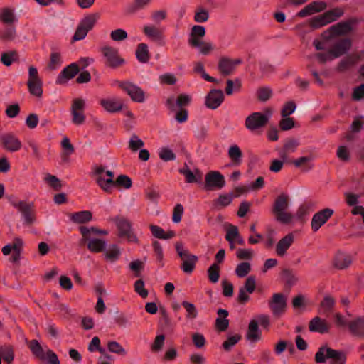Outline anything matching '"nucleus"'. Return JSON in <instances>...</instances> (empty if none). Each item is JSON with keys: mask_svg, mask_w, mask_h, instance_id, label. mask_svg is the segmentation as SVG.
<instances>
[{"mask_svg": "<svg viewBox=\"0 0 364 364\" xmlns=\"http://www.w3.org/2000/svg\"><path fill=\"white\" fill-rule=\"evenodd\" d=\"M144 145L143 141L136 134H133L129 141V148L131 151L135 152L143 147Z\"/></svg>", "mask_w": 364, "mask_h": 364, "instance_id": "13d9d810", "label": "nucleus"}, {"mask_svg": "<svg viewBox=\"0 0 364 364\" xmlns=\"http://www.w3.org/2000/svg\"><path fill=\"white\" fill-rule=\"evenodd\" d=\"M104 255L108 262H114L119 258L120 250L116 245H112L105 250Z\"/></svg>", "mask_w": 364, "mask_h": 364, "instance_id": "79ce46f5", "label": "nucleus"}, {"mask_svg": "<svg viewBox=\"0 0 364 364\" xmlns=\"http://www.w3.org/2000/svg\"><path fill=\"white\" fill-rule=\"evenodd\" d=\"M29 92L36 97H41L43 94V82L39 77L38 70L34 66L28 68V79L27 82Z\"/></svg>", "mask_w": 364, "mask_h": 364, "instance_id": "9b49d317", "label": "nucleus"}, {"mask_svg": "<svg viewBox=\"0 0 364 364\" xmlns=\"http://www.w3.org/2000/svg\"><path fill=\"white\" fill-rule=\"evenodd\" d=\"M159 81L162 85H173L176 83L177 78L172 73H165L159 75Z\"/></svg>", "mask_w": 364, "mask_h": 364, "instance_id": "603ef678", "label": "nucleus"}, {"mask_svg": "<svg viewBox=\"0 0 364 364\" xmlns=\"http://www.w3.org/2000/svg\"><path fill=\"white\" fill-rule=\"evenodd\" d=\"M272 115V110L269 108L266 109L263 112H252L246 117L245 127L252 132L260 129L267 124Z\"/></svg>", "mask_w": 364, "mask_h": 364, "instance_id": "39448f33", "label": "nucleus"}, {"mask_svg": "<svg viewBox=\"0 0 364 364\" xmlns=\"http://www.w3.org/2000/svg\"><path fill=\"white\" fill-rule=\"evenodd\" d=\"M110 38L114 41H122L127 38V33L122 28H118L110 33Z\"/></svg>", "mask_w": 364, "mask_h": 364, "instance_id": "774afa93", "label": "nucleus"}, {"mask_svg": "<svg viewBox=\"0 0 364 364\" xmlns=\"http://www.w3.org/2000/svg\"><path fill=\"white\" fill-rule=\"evenodd\" d=\"M0 355L7 364H10L14 360V352L9 346L0 348Z\"/></svg>", "mask_w": 364, "mask_h": 364, "instance_id": "e2e57ef3", "label": "nucleus"}, {"mask_svg": "<svg viewBox=\"0 0 364 364\" xmlns=\"http://www.w3.org/2000/svg\"><path fill=\"white\" fill-rule=\"evenodd\" d=\"M79 72V68L77 63H71L58 74L56 79V84L65 85L70 80L73 79Z\"/></svg>", "mask_w": 364, "mask_h": 364, "instance_id": "aec40b11", "label": "nucleus"}, {"mask_svg": "<svg viewBox=\"0 0 364 364\" xmlns=\"http://www.w3.org/2000/svg\"><path fill=\"white\" fill-rule=\"evenodd\" d=\"M315 360L317 363H323L328 360L330 364H345L346 355L341 351L323 346L316 352Z\"/></svg>", "mask_w": 364, "mask_h": 364, "instance_id": "20e7f679", "label": "nucleus"}, {"mask_svg": "<svg viewBox=\"0 0 364 364\" xmlns=\"http://www.w3.org/2000/svg\"><path fill=\"white\" fill-rule=\"evenodd\" d=\"M3 146L5 149L11 152L18 151L22 146L21 141L13 134H3L0 136Z\"/></svg>", "mask_w": 364, "mask_h": 364, "instance_id": "6ab92c4d", "label": "nucleus"}, {"mask_svg": "<svg viewBox=\"0 0 364 364\" xmlns=\"http://www.w3.org/2000/svg\"><path fill=\"white\" fill-rule=\"evenodd\" d=\"M179 172L185 176L187 183L199 182L202 179V173L197 168L192 171L186 166L181 168Z\"/></svg>", "mask_w": 364, "mask_h": 364, "instance_id": "7c9ffc66", "label": "nucleus"}, {"mask_svg": "<svg viewBox=\"0 0 364 364\" xmlns=\"http://www.w3.org/2000/svg\"><path fill=\"white\" fill-rule=\"evenodd\" d=\"M0 21L5 25L11 26L18 21V18L14 10L9 8H3L0 10Z\"/></svg>", "mask_w": 364, "mask_h": 364, "instance_id": "c756f323", "label": "nucleus"}, {"mask_svg": "<svg viewBox=\"0 0 364 364\" xmlns=\"http://www.w3.org/2000/svg\"><path fill=\"white\" fill-rule=\"evenodd\" d=\"M331 325L326 320L318 316L313 318L309 325V329L311 332H316L321 334L327 333Z\"/></svg>", "mask_w": 364, "mask_h": 364, "instance_id": "5701e85b", "label": "nucleus"}, {"mask_svg": "<svg viewBox=\"0 0 364 364\" xmlns=\"http://www.w3.org/2000/svg\"><path fill=\"white\" fill-rule=\"evenodd\" d=\"M136 56L141 63H146L150 58L148 46L146 43H140L136 50Z\"/></svg>", "mask_w": 364, "mask_h": 364, "instance_id": "58836bf2", "label": "nucleus"}, {"mask_svg": "<svg viewBox=\"0 0 364 364\" xmlns=\"http://www.w3.org/2000/svg\"><path fill=\"white\" fill-rule=\"evenodd\" d=\"M313 158L311 156H302L294 161V164L296 167H302L304 166L303 170L308 171L313 167V164H310Z\"/></svg>", "mask_w": 364, "mask_h": 364, "instance_id": "09e8293b", "label": "nucleus"}, {"mask_svg": "<svg viewBox=\"0 0 364 364\" xmlns=\"http://www.w3.org/2000/svg\"><path fill=\"white\" fill-rule=\"evenodd\" d=\"M86 109V100L82 98H75L72 101L70 114L72 122L75 125L83 124L86 117L84 112Z\"/></svg>", "mask_w": 364, "mask_h": 364, "instance_id": "9d476101", "label": "nucleus"}, {"mask_svg": "<svg viewBox=\"0 0 364 364\" xmlns=\"http://www.w3.org/2000/svg\"><path fill=\"white\" fill-rule=\"evenodd\" d=\"M182 305L186 310V317L188 318L193 319L197 316L198 311L194 304L188 301H183Z\"/></svg>", "mask_w": 364, "mask_h": 364, "instance_id": "338daca9", "label": "nucleus"}, {"mask_svg": "<svg viewBox=\"0 0 364 364\" xmlns=\"http://www.w3.org/2000/svg\"><path fill=\"white\" fill-rule=\"evenodd\" d=\"M239 235L240 233L237 227L235 225H229L227 229L225 239L227 241H228L229 243H233Z\"/></svg>", "mask_w": 364, "mask_h": 364, "instance_id": "052dcab7", "label": "nucleus"}, {"mask_svg": "<svg viewBox=\"0 0 364 364\" xmlns=\"http://www.w3.org/2000/svg\"><path fill=\"white\" fill-rule=\"evenodd\" d=\"M228 156L232 164L239 166L242 162V151L237 145H232L228 149Z\"/></svg>", "mask_w": 364, "mask_h": 364, "instance_id": "ea45409f", "label": "nucleus"}, {"mask_svg": "<svg viewBox=\"0 0 364 364\" xmlns=\"http://www.w3.org/2000/svg\"><path fill=\"white\" fill-rule=\"evenodd\" d=\"M152 1L153 0H134L127 6L126 11L127 13L134 14L147 8Z\"/></svg>", "mask_w": 364, "mask_h": 364, "instance_id": "72a5a7b5", "label": "nucleus"}, {"mask_svg": "<svg viewBox=\"0 0 364 364\" xmlns=\"http://www.w3.org/2000/svg\"><path fill=\"white\" fill-rule=\"evenodd\" d=\"M109 220L115 223L120 237L126 239L130 242H138V238L134 232L132 224L127 218L117 215L110 218Z\"/></svg>", "mask_w": 364, "mask_h": 364, "instance_id": "0eeeda50", "label": "nucleus"}, {"mask_svg": "<svg viewBox=\"0 0 364 364\" xmlns=\"http://www.w3.org/2000/svg\"><path fill=\"white\" fill-rule=\"evenodd\" d=\"M344 14L343 9L336 7L316 16L310 20L309 24L312 28L318 29L336 21Z\"/></svg>", "mask_w": 364, "mask_h": 364, "instance_id": "423d86ee", "label": "nucleus"}, {"mask_svg": "<svg viewBox=\"0 0 364 364\" xmlns=\"http://www.w3.org/2000/svg\"><path fill=\"white\" fill-rule=\"evenodd\" d=\"M250 271L251 264L249 262H241L237 264L235 272L238 277L243 278L246 277Z\"/></svg>", "mask_w": 364, "mask_h": 364, "instance_id": "864d4df0", "label": "nucleus"}, {"mask_svg": "<svg viewBox=\"0 0 364 364\" xmlns=\"http://www.w3.org/2000/svg\"><path fill=\"white\" fill-rule=\"evenodd\" d=\"M352 263V258L350 255L338 252L334 259V265L339 269H343L348 267Z\"/></svg>", "mask_w": 364, "mask_h": 364, "instance_id": "473e14b6", "label": "nucleus"}, {"mask_svg": "<svg viewBox=\"0 0 364 364\" xmlns=\"http://www.w3.org/2000/svg\"><path fill=\"white\" fill-rule=\"evenodd\" d=\"M335 305V300L330 296H326L321 304V312L326 314L332 310Z\"/></svg>", "mask_w": 364, "mask_h": 364, "instance_id": "4d7b16f0", "label": "nucleus"}, {"mask_svg": "<svg viewBox=\"0 0 364 364\" xmlns=\"http://www.w3.org/2000/svg\"><path fill=\"white\" fill-rule=\"evenodd\" d=\"M17 59V54L14 51L3 53L1 60L6 66L11 65Z\"/></svg>", "mask_w": 364, "mask_h": 364, "instance_id": "69168bd1", "label": "nucleus"}, {"mask_svg": "<svg viewBox=\"0 0 364 364\" xmlns=\"http://www.w3.org/2000/svg\"><path fill=\"white\" fill-rule=\"evenodd\" d=\"M353 21L339 22L323 32V36L328 38H333L336 36L346 34L353 28Z\"/></svg>", "mask_w": 364, "mask_h": 364, "instance_id": "ddd939ff", "label": "nucleus"}, {"mask_svg": "<svg viewBox=\"0 0 364 364\" xmlns=\"http://www.w3.org/2000/svg\"><path fill=\"white\" fill-rule=\"evenodd\" d=\"M290 205V198L288 194L283 193L276 198L272 213L277 222L289 224L293 221L294 215L289 211Z\"/></svg>", "mask_w": 364, "mask_h": 364, "instance_id": "f03ea898", "label": "nucleus"}, {"mask_svg": "<svg viewBox=\"0 0 364 364\" xmlns=\"http://www.w3.org/2000/svg\"><path fill=\"white\" fill-rule=\"evenodd\" d=\"M205 182L208 190H220L225 186V177L217 171H209L205 176Z\"/></svg>", "mask_w": 364, "mask_h": 364, "instance_id": "f8f14e48", "label": "nucleus"}, {"mask_svg": "<svg viewBox=\"0 0 364 364\" xmlns=\"http://www.w3.org/2000/svg\"><path fill=\"white\" fill-rule=\"evenodd\" d=\"M233 197L231 193L220 194L218 198L214 200L213 205L215 208L226 207L232 203Z\"/></svg>", "mask_w": 364, "mask_h": 364, "instance_id": "e433bc0d", "label": "nucleus"}, {"mask_svg": "<svg viewBox=\"0 0 364 364\" xmlns=\"http://www.w3.org/2000/svg\"><path fill=\"white\" fill-rule=\"evenodd\" d=\"M299 144V143L296 139H288L284 145L283 150L280 152V156L282 159H286L287 154L294 152L296 150Z\"/></svg>", "mask_w": 364, "mask_h": 364, "instance_id": "4c0bfd02", "label": "nucleus"}, {"mask_svg": "<svg viewBox=\"0 0 364 364\" xmlns=\"http://www.w3.org/2000/svg\"><path fill=\"white\" fill-rule=\"evenodd\" d=\"M327 7V4L324 1H315L304 6L297 14L299 17H306L312 14L321 12L324 11Z\"/></svg>", "mask_w": 364, "mask_h": 364, "instance_id": "4be33fe9", "label": "nucleus"}, {"mask_svg": "<svg viewBox=\"0 0 364 364\" xmlns=\"http://www.w3.org/2000/svg\"><path fill=\"white\" fill-rule=\"evenodd\" d=\"M99 17L98 14H92L82 18L73 36V41H77L84 39L88 31L93 28Z\"/></svg>", "mask_w": 364, "mask_h": 364, "instance_id": "1a4fd4ad", "label": "nucleus"}, {"mask_svg": "<svg viewBox=\"0 0 364 364\" xmlns=\"http://www.w3.org/2000/svg\"><path fill=\"white\" fill-rule=\"evenodd\" d=\"M132 186V181L131 178L126 175L119 176L116 180H114V188L119 186L124 189H129Z\"/></svg>", "mask_w": 364, "mask_h": 364, "instance_id": "de8ad7c7", "label": "nucleus"}, {"mask_svg": "<svg viewBox=\"0 0 364 364\" xmlns=\"http://www.w3.org/2000/svg\"><path fill=\"white\" fill-rule=\"evenodd\" d=\"M210 17L209 12L203 7H198L194 14V21L197 23H202L206 22Z\"/></svg>", "mask_w": 364, "mask_h": 364, "instance_id": "49530a36", "label": "nucleus"}, {"mask_svg": "<svg viewBox=\"0 0 364 364\" xmlns=\"http://www.w3.org/2000/svg\"><path fill=\"white\" fill-rule=\"evenodd\" d=\"M191 101V97L188 95H180L176 100L173 97L166 100V106L171 111H176V108L181 109L187 105Z\"/></svg>", "mask_w": 364, "mask_h": 364, "instance_id": "393cba45", "label": "nucleus"}, {"mask_svg": "<svg viewBox=\"0 0 364 364\" xmlns=\"http://www.w3.org/2000/svg\"><path fill=\"white\" fill-rule=\"evenodd\" d=\"M193 71L201 75V77L208 82H215L216 80L208 75L204 68V65L201 62H196L193 64Z\"/></svg>", "mask_w": 364, "mask_h": 364, "instance_id": "8fccbe9b", "label": "nucleus"}, {"mask_svg": "<svg viewBox=\"0 0 364 364\" xmlns=\"http://www.w3.org/2000/svg\"><path fill=\"white\" fill-rule=\"evenodd\" d=\"M198 260V257L196 255H191L188 258L183 260L181 264V269L188 274H191L196 266V263Z\"/></svg>", "mask_w": 364, "mask_h": 364, "instance_id": "c03bdc74", "label": "nucleus"}, {"mask_svg": "<svg viewBox=\"0 0 364 364\" xmlns=\"http://www.w3.org/2000/svg\"><path fill=\"white\" fill-rule=\"evenodd\" d=\"M103 55L106 58L107 63L113 68L122 65L124 60L118 56L117 50L112 47L106 46L102 49Z\"/></svg>", "mask_w": 364, "mask_h": 364, "instance_id": "b1692460", "label": "nucleus"}, {"mask_svg": "<svg viewBox=\"0 0 364 364\" xmlns=\"http://www.w3.org/2000/svg\"><path fill=\"white\" fill-rule=\"evenodd\" d=\"M350 332L355 336L364 337V317H357L348 323Z\"/></svg>", "mask_w": 364, "mask_h": 364, "instance_id": "cd10ccee", "label": "nucleus"}, {"mask_svg": "<svg viewBox=\"0 0 364 364\" xmlns=\"http://www.w3.org/2000/svg\"><path fill=\"white\" fill-rule=\"evenodd\" d=\"M269 305L272 313L274 315L279 316L285 311L287 307L286 296L279 293L274 294Z\"/></svg>", "mask_w": 364, "mask_h": 364, "instance_id": "a211bd4d", "label": "nucleus"}, {"mask_svg": "<svg viewBox=\"0 0 364 364\" xmlns=\"http://www.w3.org/2000/svg\"><path fill=\"white\" fill-rule=\"evenodd\" d=\"M142 31L151 41H161L164 38L162 31L156 25L146 23L143 26Z\"/></svg>", "mask_w": 364, "mask_h": 364, "instance_id": "a878e982", "label": "nucleus"}, {"mask_svg": "<svg viewBox=\"0 0 364 364\" xmlns=\"http://www.w3.org/2000/svg\"><path fill=\"white\" fill-rule=\"evenodd\" d=\"M246 338L252 343H255L260 340L261 332L258 327V322L256 320H251L246 334Z\"/></svg>", "mask_w": 364, "mask_h": 364, "instance_id": "c85d7f7f", "label": "nucleus"}, {"mask_svg": "<svg viewBox=\"0 0 364 364\" xmlns=\"http://www.w3.org/2000/svg\"><path fill=\"white\" fill-rule=\"evenodd\" d=\"M218 68L223 75H228L234 70V63L230 59L222 58L219 61Z\"/></svg>", "mask_w": 364, "mask_h": 364, "instance_id": "37998d69", "label": "nucleus"}, {"mask_svg": "<svg viewBox=\"0 0 364 364\" xmlns=\"http://www.w3.org/2000/svg\"><path fill=\"white\" fill-rule=\"evenodd\" d=\"M294 240V236L292 233H289L281 240L277 244L276 252L280 256L283 257L286 255L287 250L291 246Z\"/></svg>", "mask_w": 364, "mask_h": 364, "instance_id": "bb28decb", "label": "nucleus"}, {"mask_svg": "<svg viewBox=\"0 0 364 364\" xmlns=\"http://www.w3.org/2000/svg\"><path fill=\"white\" fill-rule=\"evenodd\" d=\"M167 15L164 9L154 10L151 13V19L155 24H160L167 18Z\"/></svg>", "mask_w": 364, "mask_h": 364, "instance_id": "3c124183", "label": "nucleus"}, {"mask_svg": "<svg viewBox=\"0 0 364 364\" xmlns=\"http://www.w3.org/2000/svg\"><path fill=\"white\" fill-rule=\"evenodd\" d=\"M333 213V210L330 208H325L315 213L311 220V228L313 231H318L321 226L328 220Z\"/></svg>", "mask_w": 364, "mask_h": 364, "instance_id": "f3484780", "label": "nucleus"}, {"mask_svg": "<svg viewBox=\"0 0 364 364\" xmlns=\"http://www.w3.org/2000/svg\"><path fill=\"white\" fill-rule=\"evenodd\" d=\"M159 156L164 161H173L176 159V155L171 149L168 147H163L159 151Z\"/></svg>", "mask_w": 364, "mask_h": 364, "instance_id": "680f3d73", "label": "nucleus"}, {"mask_svg": "<svg viewBox=\"0 0 364 364\" xmlns=\"http://www.w3.org/2000/svg\"><path fill=\"white\" fill-rule=\"evenodd\" d=\"M224 100V94L220 90H212L206 95L205 105L211 109H215L223 103Z\"/></svg>", "mask_w": 364, "mask_h": 364, "instance_id": "412c9836", "label": "nucleus"}, {"mask_svg": "<svg viewBox=\"0 0 364 364\" xmlns=\"http://www.w3.org/2000/svg\"><path fill=\"white\" fill-rule=\"evenodd\" d=\"M336 156L342 161H348L350 159L349 149L345 146H339L336 151Z\"/></svg>", "mask_w": 364, "mask_h": 364, "instance_id": "0e129e2a", "label": "nucleus"}, {"mask_svg": "<svg viewBox=\"0 0 364 364\" xmlns=\"http://www.w3.org/2000/svg\"><path fill=\"white\" fill-rule=\"evenodd\" d=\"M208 276L210 281L216 283L220 277V267L216 263L213 264L208 269Z\"/></svg>", "mask_w": 364, "mask_h": 364, "instance_id": "6e6d98bb", "label": "nucleus"}, {"mask_svg": "<svg viewBox=\"0 0 364 364\" xmlns=\"http://www.w3.org/2000/svg\"><path fill=\"white\" fill-rule=\"evenodd\" d=\"M205 28L200 25H194L188 34V45L196 49L200 55H208L215 49V44L211 41H203Z\"/></svg>", "mask_w": 364, "mask_h": 364, "instance_id": "f257e3e1", "label": "nucleus"}, {"mask_svg": "<svg viewBox=\"0 0 364 364\" xmlns=\"http://www.w3.org/2000/svg\"><path fill=\"white\" fill-rule=\"evenodd\" d=\"M123 91L129 96L130 99L135 102L142 103L146 100L145 92L136 84L127 81L124 86Z\"/></svg>", "mask_w": 364, "mask_h": 364, "instance_id": "4468645a", "label": "nucleus"}, {"mask_svg": "<svg viewBox=\"0 0 364 364\" xmlns=\"http://www.w3.org/2000/svg\"><path fill=\"white\" fill-rule=\"evenodd\" d=\"M350 47L351 42L349 39H341L336 41L326 53H318L315 55V58L321 63L331 61L346 53Z\"/></svg>", "mask_w": 364, "mask_h": 364, "instance_id": "7ed1b4c3", "label": "nucleus"}, {"mask_svg": "<svg viewBox=\"0 0 364 364\" xmlns=\"http://www.w3.org/2000/svg\"><path fill=\"white\" fill-rule=\"evenodd\" d=\"M101 107L109 113L120 112L124 108V102L122 99L112 97L103 98L100 100Z\"/></svg>", "mask_w": 364, "mask_h": 364, "instance_id": "dca6fc26", "label": "nucleus"}, {"mask_svg": "<svg viewBox=\"0 0 364 364\" xmlns=\"http://www.w3.org/2000/svg\"><path fill=\"white\" fill-rule=\"evenodd\" d=\"M217 314L220 316H223V318L222 317L217 318L216 322H215L216 327L219 331H223L228 328V325H229V321L226 318L227 316H228V312L225 309H220L218 310Z\"/></svg>", "mask_w": 364, "mask_h": 364, "instance_id": "c9c22d12", "label": "nucleus"}, {"mask_svg": "<svg viewBox=\"0 0 364 364\" xmlns=\"http://www.w3.org/2000/svg\"><path fill=\"white\" fill-rule=\"evenodd\" d=\"M92 215L89 210L76 212L70 215V220L75 223H85L92 220Z\"/></svg>", "mask_w": 364, "mask_h": 364, "instance_id": "f704fd0d", "label": "nucleus"}, {"mask_svg": "<svg viewBox=\"0 0 364 364\" xmlns=\"http://www.w3.org/2000/svg\"><path fill=\"white\" fill-rule=\"evenodd\" d=\"M60 144L63 151V156H69L74 152V147L68 136H63Z\"/></svg>", "mask_w": 364, "mask_h": 364, "instance_id": "bf43d9fd", "label": "nucleus"}, {"mask_svg": "<svg viewBox=\"0 0 364 364\" xmlns=\"http://www.w3.org/2000/svg\"><path fill=\"white\" fill-rule=\"evenodd\" d=\"M97 184L105 192L110 193L114 188V173L106 170L104 166H96L93 169Z\"/></svg>", "mask_w": 364, "mask_h": 364, "instance_id": "6e6552de", "label": "nucleus"}, {"mask_svg": "<svg viewBox=\"0 0 364 364\" xmlns=\"http://www.w3.org/2000/svg\"><path fill=\"white\" fill-rule=\"evenodd\" d=\"M63 63V58L61 53L57 50L53 49L50 53L48 68L50 70H55L59 69Z\"/></svg>", "mask_w": 364, "mask_h": 364, "instance_id": "2f4dec72", "label": "nucleus"}, {"mask_svg": "<svg viewBox=\"0 0 364 364\" xmlns=\"http://www.w3.org/2000/svg\"><path fill=\"white\" fill-rule=\"evenodd\" d=\"M30 348L32 353L39 359L43 360V358H46L45 355L46 353V348H48L47 346L43 348L37 341L33 340L31 343Z\"/></svg>", "mask_w": 364, "mask_h": 364, "instance_id": "a18cd8bd", "label": "nucleus"}, {"mask_svg": "<svg viewBox=\"0 0 364 364\" xmlns=\"http://www.w3.org/2000/svg\"><path fill=\"white\" fill-rule=\"evenodd\" d=\"M12 204L13 206L21 213L25 224L31 225L34 223L35 216L32 210V203H26L22 200H18L14 202Z\"/></svg>", "mask_w": 364, "mask_h": 364, "instance_id": "2eb2a0df", "label": "nucleus"}, {"mask_svg": "<svg viewBox=\"0 0 364 364\" xmlns=\"http://www.w3.org/2000/svg\"><path fill=\"white\" fill-rule=\"evenodd\" d=\"M16 36V28L9 26L4 31L0 30V38L4 41H13Z\"/></svg>", "mask_w": 364, "mask_h": 364, "instance_id": "5fc2aeb1", "label": "nucleus"}, {"mask_svg": "<svg viewBox=\"0 0 364 364\" xmlns=\"http://www.w3.org/2000/svg\"><path fill=\"white\" fill-rule=\"evenodd\" d=\"M106 242L102 239L92 238L87 243V248L93 252H102L106 247Z\"/></svg>", "mask_w": 364, "mask_h": 364, "instance_id": "a19ab883", "label": "nucleus"}]
</instances>
